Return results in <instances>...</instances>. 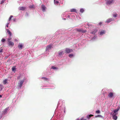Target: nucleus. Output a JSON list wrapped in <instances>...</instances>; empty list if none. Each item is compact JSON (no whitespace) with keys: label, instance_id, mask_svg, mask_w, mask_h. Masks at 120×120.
Returning <instances> with one entry per match:
<instances>
[{"label":"nucleus","instance_id":"2f4dec72","mask_svg":"<svg viewBox=\"0 0 120 120\" xmlns=\"http://www.w3.org/2000/svg\"><path fill=\"white\" fill-rule=\"evenodd\" d=\"M6 40L4 38H2L1 40V41L2 43H4Z\"/></svg>","mask_w":120,"mask_h":120},{"label":"nucleus","instance_id":"0eeeda50","mask_svg":"<svg viewBox=\"0 0 120 120\" xmlns=\"http://www.w3.org/2000/svg\"><path fill=\"white\" fill-rule=\"evenodd\" d=\"M49 54V53L48 52H45L44 53H43L40 55L38 57L39 58H44L46 57Z\"/></svg>","mask_w":120,"mask_h":120},{"label":"nucleus","instance_id":"ddd939ff","mask_svg":"<svg viewBox=\"0 0 120 120\" xmlns=\"http://www.w3.org/2000/svg\"><path fill=\"white\" fill-rule=\"evenodd\" d=\"M52 47V46L50 45H48L46 49V52H48L49 53V50L51 49Z\"/></svg>","mask_w":120,"mask_h":120},{"label":"nucleus","instance_id":"c9c22d12","mask_svg":"<svg viewBox=\"0 0 120 120\" xmlns=\"http://www.w3.org/2000/svg\"><path fill=\"white\" fill-rule=\"evenodd\" d=\"M11 38L10 37L8 38L7 39L8 42L10 41V40L11 39Z\"/></svg>","mask_w":120,"mask_h":120},{"label":"nucleus","instance_id":"9b49d317","mask_svg":"<svg viewBox=\"0 0 120 120\" xmlns=\"http://www.w3.org/2000/svg\"><path fill=\"white\" fill-rule=\"evenodd\" d=\"M114 20V18H110L107 19L105 22L108 23L111 22Z\"/></svg>","mask_w":120,"mask_h":120},{"label":"nucleus","instance_id":"7c9ffc66","mask_svg":"<svg viewBox=\"0 0 120 120\" xmlns=\"http://www.w3.org/2000/svg\"><path fill=\"white\" fill-rule=\"evenodd\" d=\"M16 70V68L15 67H12V71H15Z\"/></svg>","mask_w":120,"mask_h":120},{"label":"nucleus","instance_id":"c756f323","mask_svg":"<svg viewBox=\"0 0 120 120\" xmlns=\"http://www.w3.org/2000/svg\"><path fill=\"white\" fill-rule=\"evenodd\" d=\"M3 86L1 84H0V91H1L3 89Z\"/></svg>","mask_w":120,"mask_h":120},{"label":"nucleus","instance_id":"a18cd8bd","mask_svg":"<svg viewBox=\"0 0 120 120\" xmlns=\"http://www.w3.org/2000/svg\"><path fill=\"white\" fill-rule=\"evenodd\" d=\"M87 118L88 119H90V116H87Z\"/></svg>","mask_w":120,"mask_h":120},{"label":"nucleus","instance_id":"ea45409f","mask_svg":"<svg viewBox=\"0 0 120 120\" xmlns=\"http://www.w3.org/2000/svg\"><path fill=\"white\" fill-rule=\"evenodd\" d=\"M2 114H0V120L2 118V117L3 116Z\"/></svg>","mask_w":120,"mask_h":120},{"label":"nucleus","instance_id":"c03bdc74","mask_svg":"<svg viewBox=\"0 0 120 120\" xmlns=\"http://www.w3.org/2000/svg\"><path fill=\"white\" fill-rule=\"evenodd\" d=\"M3 49H2L0 50V53L2 52H3Z\"/></svg>","mask_w":120,"mask_h":120},{"label":"nucleus","instance_id":"37998d69","mask_svg":"<svg viewBox=\"0 0 120 120\" xmlns=\"http://www.w3.org/2000/svg\"><path fill=\"white\" fill-rule=\"evenodd\" d=\"M102 22H99L98 24L99 25H101L102 24Z\"/></svg>","mask_w":120,"mask_h":120},{"label":"nucleus","instance_id":"393cba45","mask_svg":"<svg viewBox=\"0 0 120 120\" xmlns=\"http://www.w3.org/2000/svg\"><path fill=\"white\" fill-rule=\"evenodd\" d=\"M68 56L70 58H71L72 57H74V55L73 54H71L69 55Z\"/></svg>","mask_w":120,"mask_h":120},{"label":"nucleus","instance_id":"49530a36","mask_svg":"<svg viewBox=\"0 0 120 120\" xmlns=\"http://www.w3.org/2000/svg\"><path fill=\"white\" fill-rule=\"evenodd\" d=\"M80 120H86V119H84L83 118H82Z\"/></svg>","mask_w":120,"mask_h":120},{"label":"nucleus","instance_id":"4468645a","mask_svg":"<svg viewBox=\"0 0 120 120\" xmlns=\"http://www.w3.org/2000/svg\"><path fill=\"white\" fill-rule=\"evenodd\" d=\"M66 12L63 13L61 15L62 17H66L67 18H70V16L69 15H67L65 14Z\"/></svg>","mask_w":120,"mask_h":120},{"label":"nucleus","instance_id":"f704fd0d","mask_svg":"<svg viewBox=\"0 0 120 120\" xmlns=\"http://www.w3.org/2000/svg\"><path fill=\"white\" fill-rule=\"evenodd\" d=\"M51 88H50V89H54L55 88V85H53L52 86H51Z\"/></svg>","mask_w":120,"mask_h":120},{"label":"nucleus","instance_id":"dca6fc26","mask_svg":"<svg viewBox=\"0 0 120 120\" xmlns=\"http://www.w3.org/2000/svg\"><path fill=\"white\" fill-rule=\"evenodd\" d=\"M98 31V30L96 29H95L92 30L90 32V33L94 35H95L97 33Z\"/></svg>","mask_w":120,"mask_h":120},{"label":"nucleus","instance_id":"473e14b6","mask_svg":"<svg viewBox=\"0 0 120 120\" xmlns=\"http://www.w3.org/2000/svg\"><path fill=\"white\" fill-rule=\"evenodd\" d=\"M41 79H43L45 81L47 80L48 79L47 78L45 77H42L41 78Z\"/></svg>","mask_w":120,"mask_h":120},{"label":"nucleus","instance_id":"423d86ee","mask_svg":"<svg viewBox=\"0 0 120 120\" xmlns=\"http://www.w3.org/2000/svg\"><path fill=\"white\" fill-rule=\"evenodd\" d=\"M115 0H105L106 4L108 6L114 3Z\"/></svg>","mask_w":120,"mask_h":120},{"label":"nucleus","instance_id":"58836bf2","mask_svg":"<svg viewBox=\"0 0 120 120\" xmlns=\"http://www.w3.org/2000/svg\"><path fill=\"white\" fill-rule=\"evenodd\" d=\"M100 111L99 110H97L96 111V113H100Z\"/></svg>","mask_w":120,"mask_h":120},{"label":"nucleus","instance_id":"412c9836","mask_svg":"<svg viewBox=\"0 0 120 120\" xmlns=\"http://www.w3.org/2000/svg\"><path fill=\"white\" fill-rule=\"evenodd\" d=\"M23 45L22 44H19L18 45V48L20 49H22L23 48Z\"/></svg>","mask_w":120,"mask_h":120},{"label":"nucleus","instance_id":"5701e85b","mask_svg":"<svg viewBox=\"0 0 120 120\" xmlns=\"http://www.w3.org/2000/svg\"><path fill=\"white\" fill-rule=\"evenodd\" d=\"M54 3L55 4L57 5L58 4L59 2L58 0H54Z\"/></svg>","mask_w":120,"mask_h":120},{"label":"nucleus","instance_id":"864d4df0","mask_svg":"<svg viewBox=\"0 0 120 120\" xmlns=\"http://www.w3.org/2000/svg\"><path fill=\"white\" fill-rule=\"evenodd\" d=\"M76 120H79V118H78L77 119H76Z\"/></svg>","mask_w":120,"mask_h":120},{"label":"nucleus","instance_id":"2eb2a0df","mask_svg":"<svg viewBox=\"0 0 120 120\" xmlns=\"http://www.w3.org/2000/svg\"><path fill=\"white\" fill-rule=\"evenodd\" d=\"M41 8L43 12H45L46 11V8L45 5L43 4L41 5Z\"/></svg>","mask_w":120,"mask_h":120},{"label":"nucleus","instance_id":"a878e982","mask_svg":"<svg viewBox=\"0 0 120 120\" xmlns=\"http://www.w3.org/2000/svg\"><path fill=\"white\" fill-rule=\"evenodd\" d=\"M112 15L113 17L114 18H116L117 16V15L116 13H114Z\"/></svg>","mask_w":120,"mask_h":120},{"label":"nucleus","instance_id":"a211bd4d","mask_svg":"<svg viewBox=\"0 0 120 120\" xmlns=\"http://www.w3.org/2000/svg\"><path fill=\"white\" fill-rule=\"evenodd\" d=\"M106 31L105 30H101L99 32V34L101 35H102L105 34Z\"/></svg>","mask_w":120,"mask_h":120},{"label":"nucleus","instance_id":"7ed1b4c3","mask_svg":"<svg viewBox=\"0 0 120 120\" xmlns=\"http://www.w3.org/2000/svg\"><path fill=\"white\" fill-rule=\"evenodd\" d=\"M57 54V56L59 57L62 58L64 54V50H62L58 51V52H56L55 54L56 55Z\"/></svg>","mask_w":120,"mask_h":120},{"label":"nucleus","instance_id":"e433bc0d","mask_svg":"<svg viewBox=\"0 0 120 120\" xmlns=\"http://www.w3.org/2000/svg\"><path fill=\"white\" fill-rule=\"evenodd\" d=\"M13 17V16L12 15H11L9 19V21H10L11 19V18Z\"/></svg>","mask_w":120,"mask_h":120},{"label":"nucleus","instance_id":"f03ea898","mask_svg":"<svg viewBox=\"0 0 120 120\" xmlns=\"http://www.w3.org/2000/svg\"><path fill=\"white\" fill-rule=\"evenodd\" d=\"M119 110V109L117 108L114 110L113 112L111 113V115L112 116V118L114 120H116L117 119V115L118 113V112Z\"/></svg>","mask_w":120,"mask_h":120},{"label":"nucleus","instance_id":"b1692460","mask_svg":"<svg viewBox=\"0 0 120 120\" xmlns=\"http://www.w3.org/2000/svg\"><path fill=\"white\" fill-rule=\"evenodd\" d=\"M94 36L92 40L93 41H94L97 38V37L96 34L94 35Z\"/></svg>","mask_w":120,"mask_h":120},{"label":"nucleus","instance_id":"39448f33","mask_svg":"<svg viewBox=\"0 0 120 120\" xmlns=\"http://www.w3.org/2000/svg\"><path fill=\"white\" fill-rule=\"evenodd\" d=\"M25 79H26L24 78L22 79V80H20L19 81L17 86L18 88V89L21 88L22 86V84L23 82H24Z\"/></svg>","mask_w":120,"mask_h":120},{"label":"nucleus","instance_id":"f257e3e1","mask_svg":"<svg viewBox=\"0 0 120 120\" xmlns=\"http://www.w3.org/2000/svg\"><path fill=\"white\" fill-rule=\"evenodd\" d=\"M59 107L60 109L58 111V113H59L60 111L62 112V111L64 110V112L65 113L66 112V108L65 106V104L64 102L62 100L60 99L56 107V109L55 111H56L57 108Z\"/></svg>","mask_w":120,"mask_h":120},{"label":"nucleus","instance_id":"8fccbe9b","mask_svg":"<svg viewBox=\"0 0 120 120\" xmlns=\"http://www.w3.org/2000/svg\"><path fill=\"white\" fill-rule=\"evenodd\" d=\"M63 20H65L66 19L65 18H64L62 19Z\"/></svg>","mask_w":120,"mask_h":120},{"label":"nucleus","instance_id":"72a5a7b5","mask_svg":"<svg viewBox=\"0 0 120 120\" xmlns=\"http://www.w3.org/2000/svg\"><path fill=\"white\" fill-rule=\"evenodd\" d=\"M102 116L101 115H98L95 116V118H97L98 117H102Z\"/></svg>","mask_w":120,"mask_h":120},{"label":"nucleus","instance_id":"20e7f679","mask_svg":"<svg viewBox=\"0 0 120 120\" xmlns=\"http://www.w3.org/2000/svg\"><path fill=\"white\" fill-rule=\"evenodd\" d=\"M52 69L55 71H57L59 69V68L56 67L54 66H51V68L50 69V70L49 71H47V74L48 75H51L52 73V72H51L50 71L51 69Z\"/></svg>","mask_w":120,"mask_h":120},{"label":"nucleus","instance_id":"79ce46f5","mask_svg":"<svg viewBox=\"0 0 120 120\" xmlns=\"http://www.w3.org/2000/svg\"><path fill=\"white\" fill-rule=\"evenodd\" d=\"M9 24V22H8V23H7V24L6 25V26L7 27H8V25Z\"/></svg>","mask_w":120,"mask_h":120},{"label":"nucleus","instance_id":"bb28decb","mask_svg":"<svg viewBox=\"0 0 120 120\" xmlns=\"http://www.w3.org/2000/svg\"><path fill=\"white\" fill-rule=\"evenodd\" d=\"M85 10V9L82 8L80 10V12L81 13H83L84 12V10Z\"/></svg>","mask_w":120,"mask_h":120},{"label":"nucleus","instance_id":"5fc2aeb1","mask_svg":"<svg viewBox=\"0 0 120 120\" xmlns=\"http://www.w3.org/2000/svg\"><path fill=\"white\" fill-rule=\"evenodd\" d=\"M118 108L119 109H120V106L119 107V108Z\"/></svg>","mask_w":120,"mask_h":120},{"label":"nucleus","instance_id":"4be33fe9","mask_svg":"<svg viewBox=\"0 0 120 120\" xmlns=\"http://www.w3.org/2000/svg\"><path fill=\"white\" fill-rule=\"evenodd\" d=\"M70 11L71 12H75L76 13H77V11L76 10L75 8H72L71 9Z\"/></svg>","mask_w":120,"mask_h":120},{"label":"nucleus","instance_id":"6ab92c4d","mask_svg":"<svg viewBox=\"0 0 120 120\" xmlns=\"http://www.w3.org/2000/svg\"><path fill=\"white\" fill-rule=\"evenodd\" d=\"M26 8L25 7H19V9L20 10L24 11L26 9Z\"/></svg>","mask_w":120,"mask_h":120},{"label":"nucleus","instance_id":"09e8293b","mask_svg":"<svg viewBox=\"0 0 120 120\" xmlns=\"http://www.w3.org/2000/svg\"><path fill=\"white\" fill-rule=\"evenodd\" d=\"M15 20H16V19L15 18V19H13V21L14 22H15L16 21H15Z\"/></svg>","mask_w":120,"mask_h":120},{"label":"nucleus","instance_id":"cd10ccee","mask_svg":"<svg viewBox=\"0 0 120 120\" xmlns=\"http://www.w3.org/2000/svg\"><path fill=\"white\" fill-rule=\"evenodd\" d=\"M29 8H35L33 4L32 5H30L29 6Z\"/></svg>","mask_w":120,"mask_h":120},{"label":"nucleus","instance_id":"4c0bfd02","mask_svg":"<svg viewBox=\"0 0 120 120\" xmlns=\"http://www.w3.org/2000/svg\"><path fill=\"white\" fill-rule=\"evenodd\" d=\"M5 0H3L1 2L0 4H2L4 3V2L5 1Z\"/></svg>","mask_w":120,"mask_h":120},{"label":"nucleus","instance_id":"9d476101","mask_svg":"<svg viewBox=\"0 0 120 120\" xmlns=\"http://www.w3.org/2000/svg\"><path fill=\"white\" fill-rule=\"evenodd\" d=\"M114 94V93L112 90H111L110 92L109 93V94L108 95V97L110 98H112Z\"/></svg>","mask_w":120,"mask_h":120},{"label":"nucleus","instance_id":"f8f14e48","mask_svg":"<svg viewBox=\"0 0 120 120\" xmlns=\"http://www.w3.org/2000/svg\"><path fill=\"white\" fill-rule=\"evenodd\" d=\"M73 50L71 49L68 48L64 50L65 53H69L71 52H72Z\"/></svg>","mask_w":120,"mask_h":120},{"label":"nucleus","instance_id":"603ef678","mask_svg":"<svg viewBox=\"0 0 120 120\" xmlns=\"http://www.w3.org/2000/svg\"><path fill=\"white\" fill-rule=\"evenodd\" d=\"M8 56H5V58H8Z\"/></svg>","mask_w":120,"mask_h":120},{"label":"nucleus","instance_id":"1a4fd4ad","mask_svg":"<svg viewBox=\"0 0 120 120\" xmlns=\"http://www.w3.org/2000/svg\"><path fill=\"white\" fill-rule=\"evenodd\" d=\"M9 107H8L3 110L2 113L3 116L5 114H6L8 112L9 110Z\"/></svg>","mask_w":120,"mask_h":120},{"label":"nucleus","instance_id":"a19ab883","mask_svg":"<svg viewBox=\"0 0 120 120\" xmlns=\"http://www.w3.org/2000/svg\"><path fill=\"white\" fill-rule=\"evenodd\" d=\"M29 15L28 14V13L27 12H26V14L25 15V16H26L28 17Z\"/></svg>","mask_w":120,"mask_h":120},{"label":"nucleus","instance_id":"6e6552de","mask_svg":"<svg viewBox=\"0 0 120 120\" xmlns=\"http://www.w3.org/2000/svg\"><path fill=\"white\" fill-rule=\"evenodd\" d=\"M75 30L78 32H80L81 33L84 34L86 31V30H83L81 28H76Z\"/></svg>","mask_w":120,"mask_h":120},{"label":"nucleus","instance_id":"de8ad7c7","mask_svg":"<svg viewBox=\"0 0 120 120\" xmlns=\"http://www.w3.org/2000/svg\"><path fill=\"white\" fill-rule=\"evenodd\" d=\"M56 34H59V31H56Z\"/></svg>","mask_w":120,"mask_h":120},{"label":"nucleus","instance_id":"aec40b11","mask_svg":"<svg viewBox=\"0 0 120 120\" xmlns=\"http://www.w3.org/2000/svg\"><path fill=\"white\" fill-rule=\"evenodd\" d=\"M6 30L7 31V33L9 35L10 37L12 35V33L8 29H6Z\"/></svg>","mask_w":120,"mask_h":120},{"label":"nucleus","instance_id":"c85d7f7f","mask_svg":"<svg viewBox=\"0 0 120 120\" xmlns=\"http://www.w3.org/2000/svg\"><path fill=\"white\" fill-rule=\"evenodd\" d=\"M7 79H5L3 81V83H4V84H6V83H7Z\"/></svg>","mask_w":120,"mask_h":120},{"label":"nucleus","instance_id":"f3484780","mask_svg":"<svg viewBox=\"0 0 120 120\" xmlns=\"http://www.w3.org/2000/svg\"><path fill=\"white\" fill-rule=\"evenodd\" d=\"M8 44L9 46H11L12 47L14 45V43L11 41L8 42Z\"/></svg>","mask_w":120,"mask_h":120},{"label":"nucleus","instance_id":"3c124183","mask_svg":"<svg viewBox=\"0 0 120 120\" xmlns=\"http://www.w3.org/2000/svg\"><path fill=\"white\" fill-rule=\"evenodd\" d=\"M2 96L1 95H0V98H1Z\"/></svg>","mask_w":120,"mask_h":120}]
</instances>
